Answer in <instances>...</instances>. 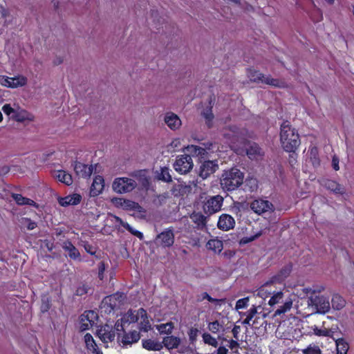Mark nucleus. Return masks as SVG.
Here are the masks:
<instances>
[{"instance_id": "nucleus-45", "label": "nucleus", "mask_w": 354, "mask_h": 354, "mask_svg": "<svg viewBox=\"0 0 354 354\" xmlns=\"http://www.w3.org/2000/svg\"><path fill=\"white\" fill-rule=\"evenodd\" d=\"M203 340L205 344L210 345L214 347L218 346V342L215 337L212 336L209 333H204L202 335Z\"/></svg>"}, {"instance_id": "nucleus-38", "label": "nucleus", "mask_w": 354, "mask_h": 354, "mask_svg": "<svg viewBox=\"0 0 354 354\" xmlns=\"http://www.w3.org/2000/svg\"><path fill=\"white\" fill-rule=\"evenodd\" d=\"M332 307L333 309L339 310L346 305L344 299L339 295H334L331 300Z\"/></svg>"}, {"instance_id": "nucleus-12", "label": "nucleus", "mask_w": 354, "mask_h": 354, "mask_svg": "<svg viewBox=\"0 0 354 354\" xmlns=\"http://www.w3.org/2000/svg\"><path fill=\"white\" fill-rule=\"evenodd\" d=\"M97 335L104 344H107L114 341L115 333L111 325L105 324L97 330Z\"/></svg>"}, {"instance_id": "nucleus-58", "label": "nucleus", "mask_w": 354, "mask_h": 354, "mask_svg": "<svg viewBox=\"0 0 354 354\" xmlns=\"http://www.w3.org/2000/svg\"><path fill=\"white\" fill-rule=\"evenodd\" d=\"M83 245H84V248L85 250L88 253H89V254H91L92 255L95 254V248L92 245H91L88 243H84Z\"/></svg>"}, {"instance_id": "nucleus-61", "label": "nucleus", "mask_w": 354, "mask_h": 354, "mask_svg": "<svg viewBox=\"0 0 354 354\" xmlns=\"http://www.w3.org/2000/svg\"><path fill=\"white\" fill-rule=\"evenodd\" d=\"M98 270H99V277L100 279H103V273L105 270V265L103 262H100L98 265Z\"/></svg>"}, {"instance_id": "nucleus-55", "label": "nucleus", "mask_w": 354, "mask_h": 354, "mask_svg": "<svg viewBox=\"0 0 354 354\" xmlns=\"http://www.w3.org/2000/svg\"><path fill=\"white\" fill-rule=\"evenodd\" d=\"M24 224L26 225L27 228L30 230H32L37 227L36 223L32 221L28 218H24Z\"/></svg>"}, {"instance_id": "nucleus-22", "label": "nucleus", "mask_w": 354, "mask_h": 354, "mask_svg": "<svg viewBox=\"0 0 354 354\" xmlns=\"http://www.w3.org/2000/svg\"><path fill=\"white\" fill-rule=\"evenodd\" d=\"M323 185L335 194L343 195L346 192L345 188L343 186L332 180H324Z\"/></svg>"}, {"instance_id": "nucleus-1", "label": "nucleus", "mask_w": 354, "mask_h": 354, "mask_svg": "<svg viewBox=\"0 0 354 354\" xmlns=\"http://www.w3.org/2000/svg\"><path fill=\"white\" fill-rule=\"evenodd\" d=\"M280 141L283 149L288 152H294L300 145L297 131L288 121L281 124Z\"/></svg>"}, {"instance_id": "nucleus-19", "label": "nucleus", "mask_w": 354, "mask_h": 354, "mask_svg": "<svg viewBox=\"0 0 354 354\" xmlns=\"http://www.w3.org/2000/svg\"><path fill=\"white\" fill-rule=\"evenodd\" d=\"M12 119L19 122H31L34 120V116L32 114L21 109L19 106H16V110Z\"/></svg>"}, {"instance_id": "nucleus-10", "label": "nucleus", "mask_w": 354, "mask_h": 354, "mask_svg": "<svg viewBox=\"0 0 354 354\" xmlns=\"http://www.w3.org/2000/svg\"><path fill=\"white\" fill-rule=\"evenodd\" d=\"M218 169L217 160H205L201 162L198 174L203 179H206Z\"/></svg>"}, {"instance_id": "nucleus-46", "label": "nucleus", "mask_w": 354, "mask_h": 354, "mask_svg": "<svg viewBox=\"0 0 354 354\" xmlns=\"http://www.w3.org/2000/svg\"><path fill=\"white\" fill-rule=\"evenodd\" d=\"M283 298V293L282 291H278L270 297L268 304L270 306L279 304Z\"/></svg>"}, {"instance_id": "nucleus-13", "label": "nucleus", "mask_w": 354, "mask_h": 354, "mask_svg": "<svg viewBox=\"0 0 354 354\" xmlns=\"http://www.w3.org/2000/svg\"><path fill=\"white\" fill-rule=\"evenodd\" d=\"M156 244L162 248L171 247L174 243V234L171 230H166L157 235Z\"/></svg>"}, {"instance_id": "nucleus-15", "label": "nucleus", "mask_w": 354, "mask_h": 354, "mask_svg": "<svg viewBox=\"0 0 354 354\" xmlns=\"http://www.w3.org/2000/svg\"><path fill=\"white\" fill-rule=\"evenodd\" d=\"M234 218L229 214H223L220 216L217 226L222 230L228 231L232 229L234 227Z\"/></svg>"}, {"instance_id": "nucleus-37", "label": "nucleus", "mask_w": 354, "mask_h": 354, "mask_svg": "<svg viewBox=\"0 0 354 354\" xmlns=\"http://www.w3.org/2000/svg\"><path fill=\"white\" fill-rule=\"evenodd\" d=\"M241 134L240 129L236 126H230L225 129L223 136L228 138L234 140L235 138H238Z\"/></svg>"}, {"instance_id": "nucleus-23", "label": "nucleus", "mask_w": 354, "mask_h": 354, "mask_svg": "<svg viewBox=\"0 0 354 354\" xmlns=\"http://www.w3.org/2000/svg\"><path fill=\"white\" fill-rule=\"evenodd\" d=\"M82 196L78 194H73L68 195L64 198H59L58 199L59 203L63 207L68 205H75L80 203Z\"/></svg>"}, {"instance_id": "nucleus-18", "label": "nucleus", "mask_w": 354, "mask_h": 354, "mask_svg": "<svg viewBox=\"0 0 354 354\" xmlns=\"http://www.w3.org/2000/svg\"><path fill=\"white\" fill-rule=\"evenodd\" d=\"M115 201L117 205L120 206L124 209L135 210L139 212H144L143 208L136 202L122 198H116Z\"/></svg>"}, {"instance_id": "nucleus-25", "label": "nucleus", "mask_w": 354, "mask_h": 354, "mask_svg": "<svg viewBox=\"0 0 354 354\" xmlns=\"http://www.w3.org/2000/svg\"><path fill=\"white\" fill-rule=\"evenodd\" d=\"M140 339V333L137 330L131 331L129 333H125L121 339V342L124 346L131 345L133 343L138 342Z\"/></svg>"}, {"instance_id": "nucleus-20", "label": "nucleus", "mask_w": 354, "mask_h": 354, "mask_svg": "<svg viewBox=\"0 0 354 354\" xmlns=\"http://www.w3.org/2000/svg\"><path fill=\"white\" fill-rule=\"evenodd\" d=\"M74 170L77 175L82 178L90 177L93 171V166H88L79 162H75L74 165Z\"/></svg>"}, {"instance_id": "nucleus-40", "label": "nucleus", "mask_w": 354, "mask_h": 354, "mask_svg": "<svg viewBox=\"0 0 354 354\" xmlns=\"http://www.w3.org/2000/svg\"><path fill=\"white\" fill-rule=\"evenodd\" d=\"M116 220L118 222L120 223V224L123 226L125 229H127L129 232H131L132 234L135 235L140 239H143V234L142 232H139L138 230H135L133 228L129 223L124 222L121 218L119 217H116Z\"/></svg>"}, {"instance_id": "nucleus-31", "label": "nucleus", "mask_w": 354, "mask_h": 354, "mask_svg": "<svg viewBox=\"0 0 354 354\" xmlns=\"http://www.w3.org/2000/svg\"><path fill=\"white\" fill-rule=\"evenodd\" d=\"M140 309L138 310H129L122 317V322L126 324L135 323L139 320L140 318Z\"/></svg>"}, {"instance_id": "nucleus-50", "label": "nucleus", "mask_w": 354, "mask_h": 354, "mask_svg": "<svg viewBox=\"0 0 354 354\" xmlns=\"http://www.w3.org/2000/svg\"><path fill=\"white\" fill-rule=\"evenodd\" d=\"M16 106L17 105L15 104H14V106H12L10 104H6L3 106L2 111L6 115H8L10 118L12 119L16 110Z\"/></svg>"}, {"instance_id": "nucleus-32", "label": "nucleus", "mask_w": 354, "mask_h": 354, "mask_svg": "<svg viewBox=\"0 0 354 354\" xmlns=\"http://www.w3.org/2000/svg\"><path fill=\"white\" fill-rule=\"evenodd\" d=\"M84 342L86 345V347L88 350H90L94 354H102V352L98 349L97 344H95L93 336L86 333L84 335Z\"/></svg>"}, {"instance_id": "nucleus-47", "label": "nucleus", "mask_w": 354, "mask_h": 354, "mask_svg": "<svg viewBox=\"0 0 354 354\" xmlns=\"http://www.w3.org/2000/svg\"><path fill=\"white\" fill-rule=\"evenodd\" d=\"M204 299H207L210 302H215L218 304H220L221 302H223V299H214L212 298L208 293L207 292H203L200 295L198 296L197 301H202Z\"/></svg>"}, {"instance_id": "nucleus-30", "label": "nucleus", "mask_w": 354, "mask_h": 354, "mask_svg": "<svg viewBox=\"0 0 354 354\" xmlns=\"http://www.w3.org/2000/svg\"><path fill=\"white\" fill-rule=\"evenodd\" d=\"M13 16L10 14L8 9L1 6H0V24L3 26H8L12 22Z\"/></svg>"}, {"instance_id": "nucleus-7", "label": "nucleus", "mask_w": 354, "mask_h": 354, "mask_svg": "<svg viewBox=\"0 0 354 354\" xmlns=\"http://www.w3.org/2000/svg\"><path fill=\"white\" fill-rule=\"evenodd\" d=\"M223 203V198L216 195L208 198L203 204V210L207 214H213L219 212Z\"/></svg>"}, {"instance_id": "nucleus-6", "label": "nucleus", "mask_w": 354, "mask_h": 354, "mask_svg": "<svg viewBox=\"0 0 354 354\" xmlns=\"http://www.w3.org/2000/svg\"><path fill=\"white\" fill-rule=\"evenodd\" d=\"M194 167L192 158L190 155L185 154L177 156L174 164L175 170L181 174L189 172Z\"/></svg>"}, {"instance_id": "nucleus-11", "label": "nucleus", "mask_w": 354, "mask_h": 354, "mask_svg": "<svg viewBox=\"0 0 354 354\" xmlns=\"http://www.w3.org/2000/svg\"><path fill=\"white\" fill-rule=\"evenodd\" d=\"M98 316L94 310L85 311L80 316V330H86L92 327L97 322Z\"/></svg>"}, {"instance_id": "nucleus-48", "label": "nucleus", "mask_w": 354, "mask_h": 354, "mask_svg": "<svg viewBox=\"0 0 354 354\" xmlns=\"http://www.w3.org/2000/svg\"><path fill=\"white\" fill-rule=\"evenodd\" d=\"M302 354H322V351L318 346L310 344L306 348L302 350Z\"/></svg>"}, {"instance_id": "nucleus-57", "label": "nucleus", "mask_w": 354, "mask_h": 354, "mask_svg": "<svg viewBox=\"0 0 354 354\" xmlns=\"http://www.w3.org/2000/svg\"><path fill=\"white\" fill-rule=\"evenodd\" d=\"M88 292V289L86 286H82L77 288L76 290V295L82 296L84 294H86Z\"/></svg>"}, {"instance_id": "nucleus-62", "label": "nucleus", "mask_w": 354, "mask_h": 354, "mask_svg": "<svg viewBox=\"0 0 354 354\" xmlns=\"http://www.w3.org/2000/svg\"><path fill=\"white\" fill-rule=\"evenodd\" d=\"M332 165H333V169L335 171H338L339 169V159L337 157L333 156V160H332Z\"/></svg>"}, {"instance_id": "nucleus-41", "label": "nucleus", "mask_w": 354, "mask_h": 354, "mask_svg": "<svg viewBox=\"0 0 354 354\" xmlns=\"http://www.w3.org/2000/svg\"><path fill=\"white\" fill-rule=\"evenodd\" d=\"M337 354H347L348 344L343 339L336 340Z\"/></svg>"}, {"instance_id": "nucleus-27", "label": "nucleus", "mask_w": 354, "mask_h": 354, "mask_svg": "<svg viewBox=\"0 0 354 354\" xmlns=\"http://www.w3.org/2000/svg\"><path fill=\"white\" fill-rule=\"evenodd\" d=\"M247 155L250 159H257L263 156V151L257 144L253 143L247 149Z\"/></svg>"}, {"instance_id": "nucleus-28", "label": "nucleus", "mask_w": 354, "mask_h": 354, "mask_svg": "<svg viewBox=\"0 0 354 354\" xmlns=\"http://www.w3.org/2000/svg\"><path fill=\"white\" fill-rule=\"evenodd\" d=\"M162 343L163 346L171 350L178 347L180 344V339L175 336H167L163 338Z\"/></svg>"}, {"instance_id": "nucleus-44", "label": "nucleus", "mask_w": 354, "mask_h": 354, "mask_svg": "<svg viewBox=\"0 0 354 354\" xmlns=\"http://www.w3.org/2000/svg\"><path fill=\"white\" fill-rule=\"evenodd\" d=\"M174 325L171 322L161 324L156 326V329L160 333L169 334L172 332Z\"/></svg>"}, {"instance_id": "nucleus-34", "label": "nucleus", "mask_w": 354, "mask_h": 354, "mask_svg": "<svg viewBox=\"0 0 354 354\" xmlns=\"http://www.w3.org/2000/svg\"><path fill=\"white\" fill-rule=\"evenodd\" d=\"M54 176L60 182L69 185L72 184L73 179L71 174L66 173L65 171H55Z\"/></svg>"}, {"instance_id": "nucleus-36", "label": "nucleus", "mask_w": 354, "mask_h": 354, "mask_svg": "<svg viewBox=\"0 0 354 354\" xmlns=\"http://www.w3.org/2000/svg\"><path fill=\"white\" fill-rule=\"evenodd\" d=\"M292 303L293 301L291 298L286 299L285 302L281 306H279V308L275 310L274 317L284 314L289 311L292 308Z\"/></svg>"}, {"instance_id": "nucleus-14", "label": "nucleus", "mask_w": 354, "mask_h": 354, "mask_svg": "<svg viewBox=\"0 0 354 354\" xmlns=\"http://www.w3.org/2000/svg\"><path fill=\"white\" fill-rule=\"evenodd\" d=\"M291 271L292 265H286L267 281V284L281 283L290 275Z\"/></svg>"}, {"instance_id": "nucleus-8", "label": "nucleus", "mask_w": 354, "mask_h": 354, "mask_svg": "<svg viewBox=\"0 0 354 354\" xmlns=\"http://www.w3.org/2000/svg\"><path fill=\"white\" fill-rule=\"evenodd\" d=\"M27 84V78L23 75L10 77L6 75H0V84L3 86L15 88L23 86Z\"/></svg>"}, {"instance_id": "nucleus-56", "label": "nucleus", "mask_w": 354, "mask_h": 354, "mask_svg": "<svg viewBox=\"0 0 354 354\" xmlns=\"http://www.w3.org/2000/svg\"><path fill=\"white\" fill-rule=\"evenodd\" d=\"M124 297L123 294L117 292L110 297V301H112L113 300H118V303H120L123 301Z\"/></svg>"}, {"instance_id": "nucleus-42", "label": "nucleus", "mask_w": 354, "mask_h": 354, "mask_svg": "<svg viewBox=\"0 0 354 354\" xmlns=\"http://www.w3.org/2000/svg\"><path fill=\"white\" fill-rule=\"evenodd\" d=\"M207 328L212 333H218L224 330L223 325L217 320L209 322L207 325Z\"/></svg>"}, {"instance_id": "nucleus-49", "label": "nucleus", "mask_w": 354, "mask_h": 354, "mask_svg": "<svg viewBox=\"0 0 354 354\" xmlns=\"http://www.w3.org/2000/svg\"><path fill=\"white\" fill-rule=\"evenodd\" d=\"M257 313V310L255 306H253L251 308L248 312H247V317L244 319L243 322V324L245 325H249L250 326V321L253 319L254 315Z\"/></svg>"}, {"instance_id": "nucleus-29", "label": "nucleus", "mask_w": 354, "mask_h": 354, "mask_svg": "<svg viewBox=\"0 0 354 354\" xmlns=\"http://www.w3.org/2000/svg\"><path fill=\"white\" fill-rule=\"evenodd\" d=\"M140 330L147 332L151 329V324L147 317V314L145 310L140 308Z\"/></svg>"}, {"instance_id": "nucleus-4", "label": "nucleus", "mask_w": 354, "mask_h": 354, "mask_svg": "<svg viewBox=\"0 0 354 354\" xmlns=\"http://www.w3.org/2000/svg\"><path fill=\"white\" fill-rule=\"evenodd\" d=\"M308 306L313 312L325 314L330 310V304L328 297L324 295L310 296L308 299Z\"/></svg>"}, {"instance_id": "nucleus-3", "label": "nucleus", "mask_w": 354, "mask_h": 354, "mask_svg": "<svg viewBox=\"0 0 354 354\" xmlns=\"http://www.w3.org/2000/svg\"><path fill=\"white\" fill-rule=\"evenodd\" d=\"M248 76L250 81L256 83H263L268 85H270L277 88H285L287 86V84L279 79H274L270 75L265 76L262 73L255 71L249 70L248 72Z\"/></svg>"}, {"instance_id": "nucleus-35", "label": "nucleus", "mask_w": 354, "mask_h": 354, "mask_svg": "<svg viewBox=\"0 0 354 354\" xmlns=\"http://www.w3.org/2000/svg\"><path fill=\"white\" fill-rule=\"evenodd\" d=\"M13 199L16 201V203L19 205H30L34 207H37L36 203L28 198L24 197L22 195L19 194H12Z\"/></svg>"}, {"instance_id": "nucleus-54", "label": "nucleus", "mask_w": 354, "mask_h": 354, "mask_svg": "<svg viewBox=\"0 0 354 354\" xmlns=\"http://www.w3.org/2000/svg\"><path fill=\"white\" fill-rule=\"evenodd\" d=\"M317 149L312 147L310 149V158L313 159V164H318V158H317Z\"/></svg>"}, {"instance_id": "nucleus-24", "label": "nucleus", "mask_w": 354, "mask_h": 354, "mask_svg": "<svg viewBox=\"0 0 354 354\" xmlns=\"http://www.w3.org/2000/svg\"><path fill=\"white\" fill-rule=\"evenodd\" d=\"M62 248L68 252V257L74 260L80 259V253L69 241H65L62 244Z\"/></svg>"}, {"instance_id": "nucleus-43", "label": "nucleus", "mask_w": 354, "mask_h": 354, "mask_svg": "<svg viewBox=\"0 0 354 354\" xmlns=\"http://www.w3.org/2000/svg\"><path fill=\"white\" fill-rule=\"evenodd\" d=\"M158 178L166 183H169L172 180L171 176L169 174V169L167 167H162L160 172L158 174Z\"/></svg>"}, {"instance_id": "nucleus-59", "label": "nucleus", "mask_w": 354, "mask_h": 354, "mask_svg": "<svg viewBox=\"0 0 354 354\" xmlns=\"http://www.w3.org/2000/svg\"><path fill=\"white\" fill-rule=\"evenodd\" d=\"M125 324L126 323L122 322V318H121L120 319H118L115 322L113 329L115 330H115H118V331L122 330H123V328H124V326L125 325Z\"/></svg>"}, {"instance_id": "nucleus-26", "label": "nucleus", "mask_w": 354, "mask_h": 354, "mask_svg": "<svg viewBox=\"0 0 354 354\" xmlns=\"http://www.w3.org/2000/svg\"><path fill=\"white\" fill-rule=\"evenodd\" d=\"M142 347L148 351H159L163 348L162 343L151 339H142Z\"/></svg>"}, {"instance_id": "nucleus-16", "label": "nucleus", "mask_w": 354, "mask_h": 354, "mask_svg": "<svg viewBox=\"0 0 354 354\" xmlns=\"http://www.w3.org/2000/svg\"><path fill=\"white\" fill-rule=\"evenodd\" d=\"M164 121L167 127L171 130L178 129L182 124L180 118L172 112L165 113Z\"/></svg>"}, {"instance_id": "nucleus-21", "label": "nucleus", "mask_w": 354, "mask_h": 354, "mask_svg": "<svg viewBox=\"0 0 354 354\" xmlns=\"http://www.w3.org/2000/svg\"><path fill=\"white\" fill-rule=\"evenodd\" d=\"M104 187V180L101 176H97L91 186L90 194L91 196H98L102 193Z\"/></svg>"}, {"instance_id": "nucleus-17", "label": "nucleus", "mask_w": 354, "mask_h": 354, "mask_svg": "<svg viewBox=\"0 0 354 354\" xmlns=\"http://www.w3.org/2000/svg\"><path fill=\"white\" fill-rule=\"evenodd\" d=\"M214 104V100L209 98L208 104L201 111V115L205 120V124L208 128L212 127L214 115L212 113V108Z\"/></svg>"}, {"instance_id": "nucleus-64", "label": "nucleus", "mask_w": 354, "mask_h": 354, "mask_svg": "<svg viewBox=\"0 0 354 354\" xmlns=\"http://www.w3.org/2000/svg\"><path fill=\"white\" fill-rule=\"evenodd\" d=\"M228 350L224 346H220L217 349V354H227Z\"/></svg>"}, {"instance_id": "nucleus-52", "label": "nucleus", "mask_w": 354, "mask_h": 354, "mask_svg": "<svg viewBox=\"0 0 354 354\" xmlns=\"http://www.w3.org/2000/svg\"><path fill=\"white\" fill-rule=\"evenodd\" d=\"M248 301H249L248 297H245V298L239 299L236 301L235 308L236 310H239V309H243V308H246L248 305Z\"/></svg>"}, {"instance_id": "nucleus-53", "label": "nucleus", "mask_w": 354, "mask_h": 354, "mask_svg": "<svg viewBox=\"0 0 354 354\" xmlns=\"http://www.w3.org/2000/svg\"><path fill=\"white\" fill-rule=\"evenodd\" d=\"M193 219L195 222H197L198 225H205V217L203 215H194Z\"/></svg>"}, {"instance_id": "nucleus-2", "label": "nucleus", "mask_w": 354, "mask_h": 354, "mask_svg": "<svg viewBox=\"0 0 354 354\" xmlns=\"http://www.w3.org/2000/svg\"><path fill=\"white\" fill-rule=\"evenodd\" d=\"M243 182V174L237 168L225 170L220 179L221 186L226 191H233L237 189Z\"/></svg>"}, {"instance_id": "nucleus-60", "label": "nucleus", "mask_w": 354, "mask_h": 354, "mask_svg": "<svg viewBox=\"0 0 354 354\" xmlns=\"http://www.w3.org/2000/svg\"><path fill=\"white\" fill-rule=\"evenodd\" d=\"M239 346V344L236 340L230 339L229 341V347L230 348L231 350L235 351V352H236Z\"/></svg>"}, {"instance_id": "nucleus-9", "label": "nucleus", "mask_w": 354, "mask_h": 354, "mask_svg": "<svg viewBox=\"0 0 354 354\" xmlns=\"http://www.w3.org/2000/svg\"><path fill=\"white\" fill-rule=\"evenodd\" d=\"M250 207L254 213L259 215L268 212H273L274 209L272 203L261 198L252 201L250 204Z\"/></svg>"}, {"instance_id": "nucleus-33", "label": "nucleus", "mask_w": 354, "mask_h": 354, "mask_svg": "<svg viewBox=\"0 0 354 354\" xmlns=\"http://www.w3.org/2000/svg\"><path fill=\"white\" fill-rule=\"evenodd\" d=\"M206 246L208 250H210L215 253H220L223 248V242L218 239L209 240Z\"/></svg>"}, {"instance_id": "nucleus-39", "label": "nucleus", "mask_w": 354, "mask_h": 354, "mask_svg": "<svg viewBox=\"0 0 354 354\" xmlns=\"http://www.w3.org/2000/svg\"><path fill=\"white\" fill-rule=\"evenodd\" d=\"M186 151L190 156H203L207 153L206 150L204 148L198 147L196 145H189L186 147Z\"/></svg>"}, {"instance_id": "nucleus-51", "label": "nucleus", "mask_w": 354, "mask_h": 354, "mask_svg": "<svg viewBox=\"0 0 354 354\" xmlns=\"http://www.w3.org/2000/svg\"><path fill=\"white\" fill-rule=\"evenodd\" d=\"M270 284H267V281L258 290L257 295L263 299L267 298L270 295V291L267 290V287Z\"/></svg>"}, {"instance_id": "nucleus-63", "label": "nucleus", "mask_w": 354, "mask_h": 354, "mask_svg": "<svg viewBox=\"0 0 354 354\" xmlns=\"http://www.w3.org/2000/svg\"><path fill=\"white\" fill-rule=\"evenodd\" d=\"M240 329H241V328H240V326H235L233 328V329H232V333H233V335H234V337L236 339H237V338H238L237 335H238V334H239V331H240Z\"/></svg>"}, {"instance_id": "nucleus-5", "label": "nucleus", "mask_w": 354, "mask_h": 354, "mask_svg": "<svg viewBox=\"0 0 354 354\" xmlns=\"http://www.w3.org/2000/svg\"><path fill=\"white\" fill-rule=\"evenodd\" d=\"M137 186L135 180L129 178H117L114 180L112 188L118 194L128 193L133 190Z\"/></svg>"}]
</instances>
